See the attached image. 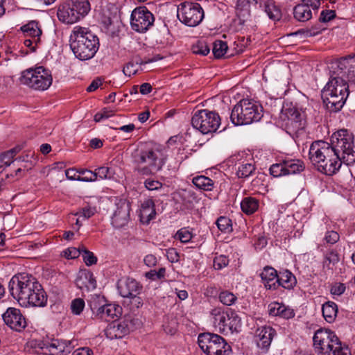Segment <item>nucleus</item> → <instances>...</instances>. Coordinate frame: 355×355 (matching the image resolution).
Returning a JSON list of instances; mask_svg holds the SVG:
<instances>
[{"label": "nucleus", "mask_w": 355, "mask_h": 355, "mask_svg": "<svg viewBox=\"0 0 355 355\" xmlns=\"http://www.w3.org/2000/svg\"><path fill=\"white\" fill-rule=\"evenodd\" d=\"M355 54L341 58L332 63L331 68L338 69L331 74L329 81L322 90V98L327 110L330 112L340 111L349 94V85L343 78L349 60H354Z\"/></svg>", "instance_id": "nucleus-1"}, {"label": "nucleus", "mask_w": 355, "mask_h": 355, "mask_svg": "<svg viewBox=\"0 0 355 355\" xmlns=\"http://www.w3.org/2000/svg\"><path fill=\"white\" fill-rule=\"evenodd\" d=\"M309 157L317 170L327 175L336 173L343 163L331 145L322 140L315 141L311 144Z\"/></svg>", "instance_id": "nucleus-2"}, {"label": "nucleus", "mask_w": 355, "mask_h": 355, "mask_svg": "<svg viewBox=\"0 0 355 355\" xmlns=\"http://www.w3.org/2000/svg\"><path fill=\"white\" fill-rule=\"evenodd\" d=\"M70 47L78 59L87 60L96 53L99 40L88 28L76 26L70 35Z\"/></svg>", "instance_id": "nucleus-3"}, {"label": "nucleus", "mask_w": 355, "mask_h": 355, "mask_svg": "<svg viewBox=\"0 0 355 355\" xmlns=\"http://www.w3.org/2000/svg\"><path fill=\"white\" fill-rule=\"evenodd\" d=\"M132 156L135 171L140 175L156 174L166 162V157L162 152L154 148H137Z\"/></svg>", "instance_id": "nucleus-4"}, {"label": "nucleus", "mask_w": 355, "mask_h": 355, "mask_svg": "<svg viewBox=\"0 0 355 355\" xmlns=\"http://www.w3.org/2000/svg\"><path fill=\"white\" fill-rule=\"evenodd\" d=\"M262 116L263 108L261 105L248 99H243L234 106L230 119L235 125H243L257 122Z\"/></svg>", "instance_id": "nucleus-5"}, {"label": "nucleus", "mask_w": 355, "mask_h": 355, "mask_svg": "<svg viewBox=\"0 0 355 355\" xmlns=\"http://www.w3.org/2000/svg\"><path fill=\"white\" fill-rule=\"evenodd\" d=\"M329 144L343 163L347 165L355 163L354 136L352 132L345 129L339 130L331 135Z\"/></svg>", "instance_id": "nucleus-6"}, {"label": "nucleus", "mask_w": 355, "mask_h": 355, "mask_svg": "<svg viewBox=\"0 0 355 355\" xmlns=\"http://www.w3.org/2000/svg\"><path fill=\"white\" fill-rule=\"evenodd\" d=\"M211 315L214 326L220 334L228 335L241 331V319L232 309H227L224 311L220 308H215L211 311Z\"/></svg>", "instance_id": "nucleus-7"}, {"label": "nucleus", "mask_w": 355, "mask_h": 355, "mask_svg": "<svg viewBox=\"0 0 355 355\" xmlns=\"http://www.w3.org/2000/svg\"><path fill=\"white\" fill-rule=\"evenodd\" d=\"M36 285L40 284L34 277L22 273L12 277L8 288L11 295L23 306L26 305V299L30 297L31 291L34 293Z\"/></svg>", "instance_id": "nucleus-8"}, {"label": "nucleus", "mask_w": 355, "mask_h": 355, "mask_svg": "<svg viewBox=\"0 0 355 355\" xmlns=\"http://www.w3.org/2000/svg\"><path fill=\"white\" fill-rule=\"evenodd\" d=\"M36 285L40 284L34 277L22 273L12 277L8 288L11 295L23 306L26 305V299L30 297L31 291L34 293Z\"/></svg>", "instance_id": "nucleus-9"}, {"label": "nucleus", "mask_w": 355, "mask_h": 355, "mask_svg": "<svg viewBox=\"0 0 355 355\" xmlns=\"http://www.w3.org/2000/svg\"><path fill=\"white\" fill-rule=\"evenodd\" d=\"M20 83L38 91L46 90L52 84L51 71L42 67H31L23 71L19 78Z\"/></svg>", "instance_id": "nucleus-10"}, {"label": "nucleus", "mask_w": 355, "mask_h": 355, "mask_svg": "<svg viewBox=\"0 0 355 355\" xmlns=\"http://www.w3.org/2000/svg\"><path fill=\"white\" fill-rule=\"evenodd\" d=\"M90 10L87 0H72L71 3H63L58 7L57 16L60 21L71 24L86 16Z\"/></svg>", "instance_id": "nucleus-11"}, {"label": "nucleus", "mask_w": 355, "mask_h": 355, "mask_svg": "<svg viewBox=\"0 0 355 355\" xmlns=\"http://www.w3.org/2000/svg\"><path fill=\"white\" fill-rule=\"evenodd\" d=\"M198 343L200 349L207 355H230L232 351L225 340L215 334H200Z\"/></svg>", "instance_id": "nucleus-12"}, {"label": "nucleus", "mask_w": 355, "mask_h": 355, "mask_svg": "<svg viewBox=\"0 0 355 355\" xmlns=\"http://www.w3.org/2000/svg\"><path fill=\"white\" fill-rule=\"evenodd\" d=\"M280 119L283 121V125L287 132L290 134L297 133L305 128L306 120L304 113L292 103L283 105Z\"/></svg>", "instance_id": "nucleus-13"}, {"label": "nucleus", "mask_w": 355, "mask_h": 355, "mask_svg": "<svg viewBox=\"0 0 355 355\" xmlns=\"http://www.w3.org/2000/svg\"><path fill=\"white\" fill-rule=\"evenodd\" d=\"M192 126L206 135L216 132L220 125L218 113L208 110H198L191 118Z\"/></svg>", "instance_id": "nucleus-14"}, {"label": "nucleus", "mask_w": 355, "mask_h": 355, "mask_svg": "<svg viewBox=\"0 0 355 355\" xmlns=\"http://www.w3.org/2000/svg\"><path fill=\"white\" fill-rule=\"evenodd\" d=\"M177 16L184 24L194 27L198 25L204 18V12L198 3L184 1L178 6Z\"/></svg>", "instance_id": "nucleus-15"}, {"label": "nucleus", "mask_w": 355, "mask_h": 355, "mask_svg": "<svg viewBox=\"0 0 355 355\" xmlns=\"http://www.w3.org/2000/svg\"><path fill=\"white\" fill-rule=\"evenodd\" d=\"M153 15L144 6L135 8L131 14L132 28L138 33L146 32L154 22Z\"/></svg>", "instance_id": "nucleus-16"}, {"label": "nucleus", "mask_w": 355, "mask_h": 355, "mask_svg": "<svg viewBox=\"0 0 355 355\" xmlns=\"http://www.w3.org/2000/svg\"><path fill=\"white\" fill-rule=\"evenodd\" d=\"M337 339L338 337L332 331L319 329L315 332L313 337V347L315 352L319 355L325 354Z\"/></svg>", "instance_id": "nucleus-17"}, {"label": "nucleus", "mask_w": 355, "mask_h": 355, "mask_svg": "<svg viewBox=\"0 0 355 355\" xmlns=\"http://www.w3.org/2000/svg\"><path fill=\"white\" fill-rule=\"evenodd\" d=\"M37 347L42 354L49 355H62L70 352V343L55 338L40 340Z\"/></svg>", "instance_id": "nucleus-18"}, {"label": "nucleus", "mask_w": 355, "mask_h": 355, "mask_svg": "<svg viewBox=\"0 0 355 355\" xmlns=\"http://www.w3.org/2000/svg\"><path fill=\"white\" fill-rule=\"evenodd\" d=\"M116 209L111 217V224L116 229L125 227L130 220V205L125 200H119L115 204Z\"/></svg>", "instance_id": "nucleus-19"}, {"label": "nucleus", "mask_w": 355, "mask_h": 355, "mask_svg": "<svg viewBox=\"0 0 355 355\" xmlns=\"http://www.w3.org/2000/svg\"><path fill=\"white\" fill-rule=\"evenodd\" d=\"M3 320L10 329L20 331L26 326V322L18 309L10 307L2 315Z\"/></svg>", "instance_id": "nucleus-20"}, {"label": "nucleus", "mask_w": 355, "mask_h": 355, "mask_svg": "<svg viewBox=\"0 0 355 355\" xmlns=\"http://www.w3.org/2000/svg\"><path fill=\"white\" fill-rule=\"evenodd\" d=\"M116 287L119 293L123 297L139 295L143 288L139 282L128 277H122L119 279Z\"/></svg>", "instance_id": "nucleus-21"}, {"label": "nucleus", "mask_w": 355, "mask_h": 355, "mask_svg": "<svg viewBox=\"0 0 355 355\" xmlns=\"http://www.w3.org/2000/svg\"><path fill=\"white\" fill-rule=\"evenodd\" d=\"M275 335L276 331L270 326L265 325L258 328L254 338L257 347L263 350H268Z\"/></svg>", "instance_id": "nucleus-22"}, {"label": "nucleus", "mask_w": 355, "mask_h": 355, "mask_svg": "<svg viewBox=\"0 0 355 355\" xmlns=\"http://www.w3.org/2000/svg\"><path fill=\"white\" fill-rule=\"evenodd\" d=\"M90 306L93 311L96 310V316L101 320H110L118 318L121 313V307L114 304H107L99 307L93 304Z\"/></svg>", "instance_id": "nucleus-23"}, {"label": "nucleus", "mask_w": 355, "mask_h": 355, "mask_svg": "<svg viewBox=\"0 0 355 355\" xmlns=\"http://www.w3.org/2000/svg\"><path fill=\"white\" fill-rule=\"evenodd\" d=\"M128 327L125 321L113 322L105 329V335L110 340L123 338L128 333Z\"/></svg>", "instance_id": "nucleus-24"}, {"label": "nucleus", "mask_w": 355, "mask_h": 355, "mask_svg": "<svg viewBox=\"0 0 355 355\" xmlns=\"http://www.w3.org/2000/svg\"><path fill=\"white\" fill-rule=\"evenodd\" d=\"M47 302V295L43 289L42 285H36L34 293L31 291L30 297H27L26 305L23 306H38L43 307L46 306Z\"/></svg>", "instance_id": "nucleus-25"}, {"label": "nucleus", "mask_w": 355, "mask_h": 355, "mask_svg": "<svg viewBox=\"0 0 355 355\" xmlns=\"http://www.w3.org/2000/svg\"><path fill=\"white\" fill-rule=\"evenodd\" d=\"M268 311L271 316H278L284 319H290L295 316V312L293 309L276 302H272L268 305Z\"/></svg>", "instance_id": "nucleus-26"}, {"label": "nucleus", "mask_w": 355, "mask_h": 355, "mask_svg": "<svg viewBox=\"0 0 355 355\" xmlns=\"http://www.w3.org/2000/svg\"><path fill=\"white\" fill-rule=\"evenodd\" d=\"M156 216L155 205L152 199H146L141 204L139 211L140 220L144 224H148Z\"/></svg>", "instance_id": "nucleus-27"}, {"label": "nucleus", "mask_w": 355, "mask_h": 355, "mask_svg": "<svg viewBox=\"0 0 355 355\" xmlns=\"http://www.w3.org/2000/svg\"><path fill=\"white\" fill-rule=\"evenodd\" d=\"M260 277L267 289H276L278 283L277 270L270 266H266L260 273Z\"/></svg>", "instance_id": "nucleus-28"}, {"label": "nucleus", "mask_w": 355, "mask_h": 355, "mask_svg": "<svg viewBox=\"0 0 355 355\" xmlns=\"http://www.w3.org/2000/svg\"><path fill=\"white\" fill-rule=\"evenodd\" d=\"M302 3L295 6L293 8V16L299 21H307L312 18L313 9L310 6V2L301 0Z\"/></svg>", "instance_id": "nucleus-29"}, {"label": "nucleus", "mask_w": 355, "mask_h": 355, "mask_svg": "<svg viewBox=\"0 0 355 355\" xmlns=\"http://www.w3.org/2000/svg\"><path fill=\"white\" fill-rule=\"evenodd\" d=\"M261 5H263L266 13L270 19L279 21L281 19V9L273 0H262Z\"/></svg>", "instance_id": "nucleus-30"}, {"label": "nucleus", "mask_w": 355, "mask_h": 355, "mask_svg": "<svg viewBox=\"0 0 355 355\" xmlns=\"http://www.w3.org/2000/svg\"><path fill=\"white\" fill-rule=\"evenodd\" d=\"M76 284L80 289L86 288L87 290H94L96 287V281L92 272H87L80 275Z\"/></svg>", "instance_id": "nucleus-31"}, {"label": "nucleus", "mask_w": 355, "mask_h": 355, "mask_svg": "<svg viewBox=\"0 0 355 355\" xmlns=\"http://www.w3.org/2000/svg\"><path fill=\"white\" fill-rule=\"evenodd\" d=\"M277 280V288L282 286L288 290L292 289L297 282L295 277L288 270L280 272Z\"/></svg>", "instance_id": "nucleus-32"}, {"label": "nucleus", "mask_w": 355, "mask_h": 355, "mask_svg": "<svg viewBox=\"0 0 355 355\" xmlns=\"http://www.w3.org/2000/svg\"><path fill=\"white\" fill-rule=\"evenodd\" d=\"M192 183L197 189L205 191H213L215 188V182L205 175H197L193 178Z\"/></svg>", "instance_id": "nucleus-33"}, {"label": "nucleus", "mask_w": 355, "mask_h": 355, "mask_svg": "<svg viewBox=\"0 0 355 355\" xmlns=\"http://www.w3.org/2000/svg\"><path fill=\"white\" fill-rule=\"evenodd\" d=\"M155 60H142L139 57H135L132 60L128 62L123 67V72L125 76H131L137 73L139 71V66L144 64L153 62Z\"/></svg>", "instance_id": "nucleus-34"}, {"label": "nucleus", "mask_w": 355, "mask_h": 355, "mask_svg": "<svg viewBox=\"0 0 355 355\" xmlns=\"http://www.w3.org/2000/svg\"><path fill=\"white\" fill-rule=\"evenodd\" d=\"M259 207V200L251 196L245 197L241 202V208L247 215H251L257 211Z\"/></svg>", "instance_id": "nucleus-35"}, {"label": "nucleus", "mask_w": 355, "mask_h": 355, "mask_svg": "<svg viewBox=\"0 0 355 355\" xmlns=\"http://www.w3.org/2000/svg\"><path fill=\"white\" fill-rule=\"evenodd\" d=\"M322 315L327 322H332L335 320L338 313V306L334 302H327L322 307Z\"/></svg>", "instance_id": "nucleus-36"}, {"label": "nucleus", "mask_w": 355, "mask_h": 355, "mask_svg": "<svg viewBox=\"0 0 355 355\" xmlns=\"http://www.w3.org/2000/svg\"><path fill=\"white\" fill-rule=\"evenodd\" d=\"M21 29L26 36L35 38V41H40V36L42 32L39 26L38 22L31 21L27 24L24 25Z\"/></svg>", "instance_id": "nucleus-37"}, {"label": "nucleus", "mask_w": 355, "mask_h": 355, "mask_svg": "<svg viewBox=\"0 0 355 355\" xmlns=\"http://www.w3.org/2000/svg\"><path fill=\"white\" fill-rule=\"evenodd\" d=\"M284 164L286 175L300 173L305 168L303 162L300 159L284 160Z\"/></svg>", "instance_id": "nucleus-38"}, {"label": "nucleus", "mask_w": 355, "mask_h": 355, "mask_svg": "<svg viewBox=\"0 0 355 355\" xmlns=\"http://www.w3.org/2000/svg\"><path fill=\"white\" fill-rule=\"evenodd\" d=\"M324 355H351L349 348L343 345L338 338Z\"/></svg>", "instance_id": "nucleus-39"}, {"label": "nucleus", "mask_w": 355, "mask_h": 355, "mask_svg": "<svg viewBox=\"0 0 355 355\" xmlns=\"http://www.w3.org/2000/svg\"><path fill=\"white\" fill-rule=\"evenodd\" d=\"M324 355H351L349 348L343 345L338 338Z\"/></svg>", "instance_id": "nucleus-40"}, {"label": "nucleus", "mask_w": 355, "mask_h": 355, "mask_svg": "<svg viewBox=\"0 0 355 355\" xmlns=\"http://www.w3.org/2000/svg\"><path fill=\"white\" fill-rule=\"evenodd\" d=\"M255 169L252 163H242L239 166L236 174L239 178H247L255 171Z\"/></svg>", "instance_id": "nucleus-41"}, {"label": "nucleus", "mask_w": 355, "mask_h": 355, "mask_svg": "<svg viewBox=\"0 0 355 355\" xmlns=\"http://www.w3.org/2000/svg\"><path fill=\"white\" fill-rule=\"evenodd\" d=\"M339 254L336 250H329L324 256L323 267L327 269H331L330 265L334 266L339 261Z\"/></svg>", "instance_id": "nucleus-42"}, {"label": "nucleus", "mask_w": 355, "mask_h": 355, "mask_svg": "<svg viewBox=\"0 0 355 355\" xmlns=\"http://www.w3.org/2000/svg\"><path fill=\"white\" fill-rule=\"evenodd\" d=\"M191 51L194 54L205 56L209 53L210 48L206 42L199 40L192 45Z\"/></svg>", "instance_id": "nucleus-43"}, {"label": "nucleus", "mask_w": 355, "mask_h": 355, "mask_svg": "<svg viewBox=\"0 0 355 355\" xmlns=\"http://www.w3.org/2000/svg\"><path fill=\"white\" fill-rule=\"evenodd\" d=\"M324 28L318 26H313L310 28H302L294 33L295 35L303 36L304 37H309L318 35Z\"/></svg>", "instance_id": "nucleus-44"}, {"label": "nucleus", "mask_w": 355, "mask_h": 355, "mask_svg": "<svg viewBox=\"0 0 355 355\" xmlns=\"http://www.w3.org/2000/svg\"><path fill=\"white\" fill-rule=\"evenodd\" d=\"M216 224L218 228L223 233H228L232 230V220L225 216H220Z\"/></svg>", "instance_id": "nucleus-45"}, {"label": "nucleus", "mask_w": 355, "mask_h": 355, "mask_svg": "<svg viewBox=\"0 0 355 355\" xmlns=\"http://www.w3.org/2000/svg\"><path fill=\"white\" fill-rule=\"evenodd\" d=\"M227 45L225 42L217 40L213 44L212 52L215 58L223 57L227 50Z\"/></svg>", "instance_id": "nucleus-46"}, {"label": "nucleus", "mask_w": 355, "mask_h": 355, "mask_svg": "<svg viewBox=\"0 0 355 355\" xmlns=\"http://www.w3.org/2000/svg\"><path fill=\"white\" fill-rule=\"evenodd\" d=\"M93 174H95L96 181L98 178L101 180L103 179H111L114 176V171L111 168L106 166H101L96 168L93 171Z\"/></svg>", "instance_id": "nucleus-47"}, {"label": "nucleus", "mask_w": 355, "mask_h": 355, "mask_svg": "<svg viewBox=\"0 0 355 355\" xmlns=\"http://www.w3.org/2000/svg\"><path fill=\"white\" fill-rule=\"evenodd\" d=\"M237 300L236 296L232 292L224 291L219 294L220 302L226 306H231L234 304Z\"/></svg>", "instance_id": "nucleus-48"}, {"label": "nucleus", "mask_w": 355, "mask_h": 355, "mask_svg": "<svg viewBox=\"0 0 355 355\" xmlns=\"http://www.w3.org/2000/svg\"><path fill=\"white\" fill-rule=\"evenodd\" d=\"M77 173L79 174L77 181L86 182L96 181L95 174H93V171L90 170L80 168L77 170Z\"/></svg>", "instance_id": "nucleus-49"}, {"label": "nucleus", "mask_w": 355, "mask_h": 355, "mask_svg": "<svg viewBox=\"0 0 355 355\" xmlns=\"http://www.w3.org/2000/svg\"><path fill=\"white\" fill-rule=\"evenodd\" d=\"M270 173L276 178L286 175L284 160L279 163L274 164L270 167Z\"/></svg>", "instance_id": "nucleus-50"}, {"label": "nucleus", "mask_w": 355, "mask_h": 355, "mask_svg": "<svg viewBox=\"0 0 355 355\" xmlns=\"http://www.w3.org/2000/svg\"><path fill=\"white\" fill-rule=\"evenodd\" d=\"M265 180L266 177L264 174H259L251 182L252 189L257 192H261V190L265 188Z\"/></svg>", "instance_id": "nucleus-51"}, {"label": "nucleus", "mask_w": 355, "mask_h": 355, "mask_svg": "<svg viewBox=\"0 0 355 355\" xmlns=\"http://www.w3.org/2000/svg\"><path fill=\"white\" fill-rule=\"evenodd\" d=\"M175 238L182 243H187L192 239L193 233L187 227L181 228L177 232Z\"/></svg>", "instance_id": "nucleus-52"}, {"label": "nucleus", "mask_w": 355, "mask_h": 355, "mask_svg": "<svg viewBox=\"0 0 355 355\" xmlns=\"http://www.w3.org/2000/svg\"><path fill=\"white\" fill-rule=\"evenodd\" d=\"M80 250H82L81 254L87 266H92L96 263L97 258L94 256L93 252L87 250L84 246H81Z\"/></svg>", "instance_id": "nucleus-53"}, {"label": "nucleus", "mask_w": 355, "mask_h": 355, "mask_svg": "<svg viewBox=\"0 0 355 355\" xmlns=\"http://www.w3.org/2000/svg\"><path fill=\"white\" fill-rule=\"evenodd\" d=\"M85 308V301L82 298H76L71 303V310L73 314L80 315Z\"/></svg>", "instance_id": "nucleus-54"}, {"label": "nucleus", "mask_w": 355, "mask_h": 355, "mask_svg": "<svg viewBox=\"0 0 355 355\" xmlns=\"http://www.w3.org/2000/svg\"><path fill=\"white\" fill-rule=\"evenodd\" d=\"M96 212V209L94 207L87 206L80 209L78 212L74 214V216L83 217L84 219H88L93 216Z\"/></svg>", "instance_id": "nucleus-55"}, {"label": "nucleus", "mask_w": 355, "mask_h": 355, "mask_svg": "<svg viewBox=\"0 0 355 355\" xmlns=\"http://www.w3.org/2000/svg\"><path fill=\"white\" fill-rule=\"evenodd\" d=\"M114 114V110H111L109 107H104L94 115V119L96 122H100L103 119H108L109 117L113 116Z\"/></svg>", "instance_id": "nucleus-56"}, {"label": "nucleus", "mask_w": 355, "mask_h": 355, "mask_svg": "<svg viewBox=\"0 0 355 355\" xmlns=\"http://www.w3.org/2000/svg\"><path fill=\"white\" fill-rule=\"evenodd\" d=\"M165 268H160L158 271H156L155 270H151L149 272H147L145 276L149 279L156 280L164 278L165 277Z\"/></svg>", "instance_id": "nucleus-57"}, {"label": "nucleus", "mask_w": 355, "mask_h": 355, "mask_svg": "<svg viewBox=\"0 0 355 355\" xmlns=\"http://www.w3.org/2000/svg\"><path fill=\"white\" fill-rule=\"evenodd\" d=\"M229 259L226 256L220 255L214 259L213 266L216 270H220L228 265Z\"/></svg>", "instance_id": "nucleus-58"}, {"label": "nucleus", "mask_w": 355, "mask_h": 355, "mask_svg": "<svg viewBox=\"0 0 355 355\" xmlns=\"http://www.w3.org/2000/svg\"><path fill=\"white\" fill-rule=\"evenodd\" d=\"M336 17V12L333 10H322L320 13V16L319 17V21L326 23L331 19H334Z\"/></svg>", "instance_id": "nucleus-59"}, {"label": "nucleus", "mask_w": 355, "mask_h": 355, "mask_svg": "<svg viewBox=\"0 0 355 355\" xmlns=\"http://www.w3.org/2000/svg\"><path fill=\"white\" fill-rule=\"evenodd\" d=\"M166 256L171 263L178 262L180 260V254L175 248H171L166 250Z\"/></svg>", "instance_id": "nucleus-60"}, {"label": "nucleus", "mask_w": 355, "mask_h": 355, "mask_svg": "<svg viewBox=\"0 0 355 355\" xmlns=\"http://www.w3.org/2000/svg\"><path fill=\"white\" fill-rule=\"evenodd\" d=\"M81 247L78 248H69L68 249L64 250V256L67 259H76L78 257L82 252L80 250Z\"/></svg>", "instance_id": "nucleus-61"}, {"label": "nucleus", "mask_w": 355, "mask_h": 355, "mask_svg": "<svg viewBox=\"0 0 355 355\" xmlns=\"http://www.w3.org/2000/svg\"><path fill=\"white\" fill-rule=\"evenodd\" d=\"M346 286L343 283H336L331 286L330 293L334 295H341L345 293Z\"/></svg>", "instance_id": "nucleus-62"}, {"label": "nucleus", "mask_w": 355, "mask_h": 355, "mask_svg": "<svg viewBox=\"0 0 355 355\" xmlns=\"http://www.w3.org/2000/svg\"><path fill=\"white\" fill-rule=\"evenodd\" d=\"M340 239V236L338 232L335 231H328L324 236V240L327 243L334 244Z\"/></svg>", "instance_id": "nucleus-63"}, {"label": "nucleus", "mask_w": 355, "mask_h": 355, "mask_svg": "<svg viewBox=\"0 0 355 355\" xmlns=\"http://www.w3.org/2000/svg\"><path fill=\"white\" fill-rule=\"evenodd\" d=\"M144 184L145 187L150 191L158 190L162 187V184L160 182L152 179H147Z\"/></svg>", "instance_id": "nucleus-64"}]
</instances>
